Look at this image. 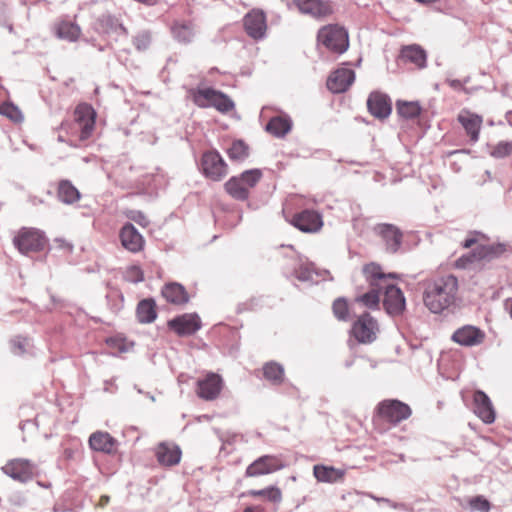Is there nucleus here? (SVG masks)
<instances>
[{
  "instance_id": "nucleus-36",
  "label": "nucleus",
  "mask_w": 512,
  "mask_h": 512,
  "mask_svg": "<svg viewBox=\"0 0 512 512\" xmlns=\"http://www.w3.org/2000/svg\"><path fill=\"white\" fill-rule=\"evenodd\" d=\"M246 495L253 498H264L266 501L273 504L281 503L283 498L281 489L276 486H268L259 490L251 489L246 492Z\"/></svg>"
},
{
  "instance_id": "nucleus-34",
  "label": "nucleus",
  "mask_w": 512,
  "mask_h": 512,
  "mask_svg": "<svg viewBox=\"0 0 512 512\" xmlns=\"http://www.w3.org/2000/svg\"><path fill=\"white\" fill-rule=\"evenodd\" d=\"M263 377L273 385H281L285 380L284 367L275 361L266 362L262 367Z\"/></svg>"
},
{
  "instance_id": "nucleus-12",
  "label": "nucleus",
  "mask_w": 512,
  "mask_h": 512,
  "mask_svg": "<svg viewBox=\"0 0 512 512\" xmlns=\"http://www.w3.org/2000/svg\"><path fill=\"white\" fill-rule=\"evenodd\" d=\"M292 5L302 14L315 19H324L334 12L332 3L327 0H292Z\"/></svg>"
},
{
  "instance_id": "nucleus-32",
  "label": "nucleus",
  "mask_w": 512,
  "mask_h": 512,
  "mask_svg": "<svg viewBox=\"0 0 512 512\" xmlns=\"http://www.w3.org/2000/svg\"><path fill=\"white\" fill-rule=\"evenodd\" d=\"M163 297L175 305H183L189 301V295L179 283H168L162 289Z\"/></svg>"
},
{
  "instance_id": "nucleus-11",
  "label": "nucleus",
  "mask_w": 512,
  "mask_h": 512,
  "mask_svg": "<svg viewBox=\"0 0 512 512\" xmlns=\"http://www.w3.org/2000/svg\"><path fill=\"white\" fill-rule=\"evenodd\" d=\"M289 222L295 228L304 233H317L323 227L321 214L310 209H305L295 213Z\"/></svg>"
},
{
  "instance_id": "nucleus-19",
  "label": "nucleus",
  "mask_w": 512,
  "mask_h": 512,
  "mask_svg": "<svg viewBox=\"0 0 512 512\" xmlns=\"http://www.w3.org/2000/svg\"><path fill=\"white\" fill-rule=\"evenodd\" d=\"M355 81V72L352 69L341 67L331 72L326 85L332 93L346 92Z\"/></svg>"
},
{
  "instance_id": "nucleus-10",
  "label": "nucleus",
  "mask_w": 512,
  "mask_h": 512,
  "mask_svg": "<svg viewBox=\"0 0 512 512\" xmlns=\"http://www.w3.org/2000/svg\"><path fill=\"white\" fill-rule=\"evenodd\" d=\"M483 121V116L467 108L460 110L457 115V122L463 128L469 142L473 144L479 141Z\"/></svg>"
},
{
  "instance_id": "nucleus-14",
  "label": "nucleus",
  "mask_w": 512,
  "mask_h": 512,
  "mask_svg": "<svg viewBox=\"0 0 512 512\" xmlns=\"http://www.w3.org/2000/svg\"><path fill=\"white\" fill-rule=\"evenodd\" d=\"M223 388V379L219 374L209 372L197 381L196 394L199 398L212 401L218 398Z\"/></svg>"
},
{
  "instance_id": "nucleus-9",
  "label": "nucleus",
  "mask_w": 512,
  "mask_h": 512,
  "mask_svg": "<svg viewBox=\"0 0 512 512\" xmlns=\"http://www.w3.org/2000/svg\"><path fill=\"white\" fill-rule=\"evenodd\" d=\"M378 331V323L369 313L360 315L351 327V335L362 344L375 341Z\"/></svg>"
},
{
  "instance_id": "nucleus-38",
  "label": "nucleus",
  "mask_w": 512,
  "mask_h": 512,
  "mask_svg": "<svg viewBox=\"0 0 512 512\" xmlns=\"http://www.w3.org/2000/svg\"><path fill=\"white\" fill-rule=\"evenodd\" d=\"M396 109L398 114L405 119H414L422 111L420 104L416 101H397Z\"/></svg>"
},
{
  "instance_id": "nucleus-13",
  "label": "nucleus",
  "mask_w": 512,
  "mask_h": 512,
  "mask_svg": "<svg viewBox=\"0 0 512 512\" xmlns=\"http://www.w3.org/2000/svg\"><path fill=\"white\" fill-rule=\"evenodd\" d=\"M284 467L282 459L276 455H264L253 461L245 470L246 477L271 474Z\"/></svg>"
},
{
  "instance_id": "nucleus-25",
  "label": "nucleus",
  "mask_w": 512,
  "mask_h": 512,
  "mask_svg": "<svg viewBox=\"0 0 512 512\" xmlns=\"http://www.w3.org/2000/svg\"><path fill=\"white\" fill-rule=\"evenodd\" d=\"M369 112L380 119L386 118L391 113V102L386 94L381 92H372L367 100Z\"/></svg>"
},
{
  "instance_id": "nucleus-46",
  "label": "nucleus",
  "mask_w": 512,
  "mask_h": 512,
  "mask_svg": "<svg viewBox=\"0 0 512 512\" xmlns=\"http://www.w3.org/2000/svg\"><path fill=\"white\" fill-rule=\"evenodd\" d=\"M125 278L133 283L141 282L144 280L143 270L136 265L130 266L125 272Z\"/></svg>"
},
{
  "instance_id": "nucleus-5",
  "label": "nucleus",
  "mask_w": 512,
  "mask_h": 512,
  "mask_svg": "<svg viewBox=\"0 0 512 512\" xmlns=\"http://www.w3.org/2000/svg\"><path fill=\"white\" fill-rule=\"evenodd\" d=\"M189 95L193 103L200 108L213 107L221 113H228L235 107L228 95L210 87L190 89Z\"/></svg>"
},
{
  "instance_id": "nucleus-50",
  "label": "nucleus",
  "mask_w": 512,
  "mask_h": 512,
  "mask_svg": "<svg viewBox=\"0 0 512 512\" xmlns=\"http://www.w3.org/2000/svg\"><path fill=\"white\" fill-rule=\"evenodd\" d=\"M243 512H266L265 508L260 505L255 506H248L246 507Z\"/></svg>"
},
{
  "instance_id": "nucleus-22",
  "label": "nucleus",
  "mask_w": 512,
  "mask_h": 512,
  "mask_svg": "<svg viewBox=\"0 0 512 512\" xmlns=\"http://www.w3.org/2000/svg\"><path fill=\"white\" fill-rule=\"evenodd\" d=\"M34 465L26 459H12L3 467L2 471L19 482H27L33 477Z\"/></svg>"
},
{
  "instance_id": "nucleus-51",
  "label": "nucleus",
  "mask_w": 512,
  "mask_h": 512,
  "mask_svg": "<svg viewBox=\"0 0 512 512\" xmlns=\"http://www.w3.org/2000/svg\"><path fill=\"white\" fill-rule=\"evenodd\" d=\"M74 453H75L74 449L66 448L64 450L63 454H64V457L69 460V459H72L74 457Z\"/></svg>"
},
{
  "instance_id": "nucleus-20",
  "label": "nucleus",
  "mask_w": 512,
  "mask_h": 512,
  "mask_svg": "<svg viewBox=\"0 0 512 512\" xmlns=\"http://www.w3.org/2000/svg\"><path fill=\"white\" fill-rule=\"evenodd\" d=\"M485 338V332L473 325H464L458 328L452 335V340L455 343L465 347L481 345Z\"/></svg>"
},
{
  "instance_id": "nucleus-17",
  "label": "nucleus",
  "mask_w": 512,
  "mask_h": 512,
  "mask_svg": "<svg viewBox=\"0 0 512 512\" xmlns=\"http://www.w3.org/2000/svg\"><path fill=\"white\" fill-rule=\"evenodd\" d=\"M383 306L391 316H399L405 310V298L402 291L392 282L384 286Z\"/></svg>"
},
{
  "instance_id": "nucleus-35",
  "label": "nucleus",
  "mask_w": 512,
  "mask_h": 512,
  "mask_svg": "<svg viewBox=\"0 0 512 512\" xmlns=\"http://www.w3.org/2000/svg\"><path fill=\"white\" fill-rule=\"evenodd\" d=\"M292 127L291 120L286 116H276L270 119L266 130L275 137H284Z\"/></svg>"
},
{
  "instance_id": "nucleus-1",
  "label": "nucleus",
  "mask_w": 512,
  "mask_h": 512,
  "mask_svg": "<svg viewBox=\"0 0 512 512\" xmlns=\"http://www.w3.org/2000/svg\"><path fill=\"white\" fill-rule=\"evenodd\" d=\"M95 121L96 112L93 107L87 103L78 104L73 113V122L61 123L60 131L66 133L67 139L60 134L59 141L67 142L72 147H79L82 142L92 136Z\"/></svg>"
},
{
  "instance_id": "nucleus-4",
  "label": "nucleus",
  "mask_w": 512,
  "mask_h": 512,
  "mask_svg": "<svg viewBox=\"0 0 512 512\" xmlns=\"http://www.w3.org/2000/svg\"><path fill=\"white\" fill-rule=\"evenodd\" d=\"M316 40L318 45L336 55L344 54L350 46L349 33L340 24L322 26L317 32Z\"/></svg>"
},
{
  "instance_id": "nucleus-28",
  "label": "nucleus",
  "mask_w": 512,
  "mask_h": 512,
  "mask_svg": "<svg viewBox=\"0 0 512 512\" xmlns=\"http://www.w3.org/2000/svg\"><path fill=\"white\" fill-rule=\"evenodd\" d=\"M53 30L59 39L69 42H75L81 36V28L79 25L75 21L68 19H60L55 22Z\"/></svg>"
},
{
  "instance_id": "nucleus-15",
  "label": "nucleus",
  "mask_w": 512,
  "mask_h": 512,
  "mask_svg": "<svg viewBox=\"0 0 512 512\" xmlns=\"http://www.w3.org/2000/svg\"><path fill=\"white\" fill-rule=\"evenodd\" d=\"M374 233L382 240L390 253H396L402 244L403 233L393 224L380 223L374 227Z\"/></svg>"
},
{
  "instance_id": "nucleus-16",
  "label": "nucleus",
  "mask_w": 512,
  "mask_h": 512,
  "mask_svg": "<svg viewBox=\"0 0 512 512\" xmlns=\"http://www.w3.org/2000/svg\"><path fill=\"white\" fill-rule=\"evenodd\" d=\"M202 169L205 176L213 181H220L227 174V165L216 151L203 154Z\"/></svg>"
},
{
  "instance_id": "nucleus-39",
  "label": "nucleus",
  "mask_w": 512,
  "mask_h": 512,
  "mask_svg": "<svg viewBox=\"0 0 512 512\" xmlns=\"http://www.w3.org/2000/svg\"><path fill=\"white\" fill-rule=\"evenodd\" d=\"M229 158L233 161H244L249 155V147L241 140L234 141L227 150Z\"/></svg>"
},
{
  "instance_id": "nucleus-3",
  "label": "nucleus",
  "mask_w": 512,
  "mask_h": 512,
  "mask_svg": "<svg viewBox=\"0 0 512 512\" xmlns=\"http://www.w3.org/2000/svg\"><path fill=\"white\" fill-rule=\"evenodd\" d=\"M479 233H471L463 242L462 246L465 249L475 246L473 251L469 254L462 255L458 258L454 267L458 269H467L473 264L481 261H490L496 257H499L503 252L504 248L502 245H482L478 244Z\"/></svg>"
},
{
  "instance_id": "nucleus-44",
  "label": "nucleus",
  "mask_w": 512,
  "mask_h": 512,
  "mask_svg": "<svg viewBox=\"0 0 512 512\" xmlns=\"http://www.w3.org/2000/svg\"><path fill=\"white\" fill-rule=\"evenodd\" d=\"M491 155L495 158H505L512 155V141H501L497 143L493 147Z\"/></svg>"
},
{
  "instance_id": "nucleus-27",
  "label": "nucleus",
  "mask_w": 512,
  "mask_h": 512,
  "mask_svg": "<svg viewBox=\"0 0 512 512\" xmlns=\"http://www.w3.org/2000/svg\"><path fill=\"white\" fill-rule=\"evenodd\" d=\"M181 450L177 445L170 443H160L156 447V458L159 464L163 466H174L180 462Z\"/></svg>"
},
{
  "instance_id": "nucleus-40",
  "label": "nucleus",
  "mask_w": 512,
  "mask_h": 512,
  "mask_svg": "<svg viewBox=\"0 0 512 512\" xmlns=\"http://www.w3.org/2000/svg\"><path fill=\"white\" fill-rule=\"evenodd\" d=\"M174 36L183 43H189L194 37V29L191 23H177L173 26Z\"/></svg>"
},
{
  "instance_id": "nucleus-26",
  "label": "nucleus",
  "mask_w": 512,
  "mask_h": 512,
  "mask_svg": "<svg viewBox=\"0 0 512 512\" xmlns=\"http://www.w3.org/2000/svg\"><path fill=\"white\" fill-rule=\"evenodd\" d=\"M169 327L178 335H191L200 328V319L196 315L185 314L177 317L168 323Z\"/></svg>"
},
{
  "instance_id": "nucleus-21",
  "label": "nucleus",
  "mask_w": 512,
  "mask_h": 512,
  "mask_svg": "<svg viewBox=\"0 0 512 512\" xmlns=\"http://www.w3.org/2000/svg\"><path fill=\"white\" fill-rule=\"evenodd\" d=\"M119 239L124 249L139 253L145 247V239L131 223H126L119 231Z\"/></svg>"
},
{
  "instance_id": "nucleus-54",
  "label": "nucleus",
  "mask_w": 512,
  "mask_h": 512,
  "mask_svg": "<svg viewBox=\"0 0 512 512\" xmlns=\"http://www.w3.org/2000/svg\"><path fill=\"white\" fill-rule=\"evenodd\" d=\"M136 2H139L141 4L147 5V6H153L157 3L158 0H135Z\"/></svg>"
},
{
  "instance_id": "nucleus-56",
  "label": "nucleus",
  "mask_w": 512,
  "mask_h": 512,
  "mask_svg": "<svg viewBox=\"0 0 512 512\" xmlns=\"http://www.w3.org/2000/svg\"><path fill=\"white\" fill-rule=\"evenodd\" d=\"M510 115H511V117H512V112H510Z\"/></svg>"
},
{
  "instance_id": "nucleus-41",
  "label": "nucleus",
  "mask_w": 512,
  "mask_h": 512,
  "mask_svg": "<svg viewBox=\"0 0 512 512\" xmlns=\"http://www.w3.org/2000/svg\"><path fill=\"white\" fill-rule=\"evenodd\" d=\"M0 114L15 123H20L23 120L21 110L11 102H4L0 105Z\"/></svg>"
},
{
  "instance_id": "nucleus-7",
  "label": "nucleus",
  "mask_w": 512,
  "mask_h": 512,
  "mask_svg": "<svg viewBox=\"0 0 512 512\" xmlns=\"http://www.w3.org/2000/svg\"><path fill=\"white\" fill-rule=\"evenodd\" d=\"M412 410L406 403L396 399H385L378 403L375 408L374 422L384 421L392 425L408 419Z\"/></svg>"
},
{
  "instance_id": "nucleus-18",
  "label": "nucleus",
  "mask_w": 512,
  "mask_h": 512,
  "mask_svg": "<svg viewBox=\"0 0 512 512\" xmlns=\"http://www.w3.org/2000/svg\"><path fill=\"white\" fill-rule=\"evenodd\" d=\"M243 25L249 37L259 40L264 37L267 30L266 16L263 11L253 9L244 16Z\"/></svg>"
},
{
  "instance_id": "nucleus-30",
  "label": "nucleus",
  "mask_w": 512,
  "mask_h": 512,
  "mask_svg": "<svg viewBox=\"0 0 512 512\" xmlns=\"http://www.w3.org/2000/svg\"><path fill=\"white\" fill-rule=\"evenodd\" d=\"M91 449L111 454L116 449V440L107 432L97 431L89 438Z\"/></svg>"
},
{
  "instance_id": "nucleus-37",
  "label": "nucleus",
  "mask_w": 512,
  "mask_h": 512,
  "mask_svg": "<svg viewBox=\"0 0 512 512\" xmlns=\"http://www.w3.org/2000/svg\"><path fill=\"white\" fill-rule=\"evenodd\" d=\"M137 318L141 323H151L156 319V304L153 299H144L137 305Z\"/></svg>"
},
{
  "instance_id": "nucleus-55",
  "label": "nucleus",
  "mask_w": 512,
  "mask_h": 512,
  "mask_svg": "<svg viewBox=\"0 0 512 512\" xmlns=\"http://www.w3.org/2000/svg\"><path fill=\"white\" fill-rule=\"evenodd\" d=\"M509 313L512 318V301L510 302V305H509Z\"/></svg>"
},
{
  "instance_id": "nucleus-42",
  "label": "nucleus",
  "mask_w": 512,
  "mask_h": 512,
  "mask_svg": "<svg viewBox=\"0 0 512 512\" xmlns=\"http://www.w3.org/2000/svg\"><path fill=\"white\" fill-rule=\"evenodd\" d=\"M380 290L381 289L371 287L369 292L359 296L356 301L371 309L378 308L380 303Z\"/></svg>"
},
{
  "instance_id": "nucleus-24",
  "label": "nucleus",
  "mask_w": 512,
  "mask_h": 512,
  "mask_svg": "<svg viewBox=\"0 0 512 512\" xmlns=\"http://www.w3.org/2000/svg\"><path fill=\"white\" fill-rule=\"evenodd\" d=\"M474 412L485 423L495 421V410L489 397L483 391H476L473 396Z\"/></svg>"
},
{
  "instance_id": "nucleus-43",
  "label": "nucleus",
  "mask_w": 512,
  "mask_h": 512,
  "mask_svg": "<svg viewBox=\"0 0 512 512\" xmlns=\"http://www.w3.org/2000/svg\"><path fill=\"white\" fill-rule=\"evenodd\" d=\"M334 316L339 321H347L349 317V305L345 298H337L332 304Z\"/></svg>"
},
{
  "instance_id": "nucleus-49",
  "label": "nucleus",
  "mask_w": 512,
  "mask_h": 512,
  "mask_svg": "<svg viewBox=\"0 0 512 512\" xmlns=\"http://www.w3.org/2000/svg\"><path fill=\"white\" fill-rule=\"evenodd\" d=\"M134 45L138 50H144L149 45V37L146 35H139L134 39Z\"/></svg>"
},
{
  "instance_id": "nucleus-47",
  "label": "nucleus",
  "mask_w": 512,
  "mask_h": 512,
  "mask_svg": "<svg viewBox=\"0 0 512 512\" xmlns=\"http://www.w3.org/2000/svg\"><path fill=\"white\" fill-rule=\"evenodd\" d=\"M127 217L142 227H147L150 223L147 216L141 211H129Z\"/></svg>"
},
{
  "instance_id": "nucleus-6",
  "label": "nucleus",
  "mask_w": 512,
  "mask_h": 512,
  "mask_svg": "<svg viewBox=\"0 0 512 512\" xmlns=\"http://www.w3.org/2000/svg\"><path fill=\"white\" fill-rule=\"evenodd\" d=\"M262 176L260 169L246 170L240 176L231 177L224 187L232 198L245 201L249 198L251 189L258 184Z\"/></svg>"
},
{
  "instance_id": "nucleus-29",
  "label": "nucleus",
  "mask_w": 512,
  "mask_h": 512,
  "mask_svg": "<svg viewBox=\"0 0 512 512\" xmlns=\"http://www.w3.org/2000/svg\"><path fill=\"white\" fill-rule=\"evenodd\" d=\"M313 474L319 482L336 483L343 481L346 470L318 464L313 467Z\"/></svg>"
},
{
  "instance_id": "nucleus-48",
  "label": "nucleus",
  "mask_w": 512,
  "mask_h": 512,
  "mask_svg": "<svg viewBox=\"0 0 512 512\" xmlns=\"http://www.w3.org/2000/svg\"><path fill=\"white\" fill-rule=\"evenodd\" d=\"M109 347L115 348L119 351L125 350V339L121 337H110L106 340Z\"/></svg>"
},
{
  "instance_id": "nucleus-31",
  "label": "nucleus",
  "mask_w": 512,
  "mask_h": 512,
  "mask_svg": "<svg viewBox=\"0 0 512 512\" xmlns=\"http://www.w3.org/2000/svg\"><path fill=\"white\" fill-rule=\"evenodd\" d=\"M400 58L405 63H412L420 69L426 66V52L421 46L416 44L403 47L400 52Z\"/></svg>"
},
{
  "instance_id": "nucleus-8",
  "label": "nucleus",
  "mask_w": 512,
  "mask_h": 512,
  "mask_svg": "<svg viewBox=\"0 0 512 512\" xmlns=\"http://www.w3.org/2000/svg\"><path fill=\"white\" fill-rule=\"evenodd\" d=\"M48 240L43 231L34 227H22L13 237V244L22 254L44 250Z\"/></svg>"
},
{
  "instance_id": "nucleus-33",
  "label": "nucleus",
  "mask_w": 512,
  "mask_h": 512,
  "mask_svg": "<svg viewBox=\"0 0 512 512\" xmlns=\"http://www.w3.org/2000/svg\"><path fill=\"white\" fill-rule=\"evenodd\" d=\"M57 197L61 202L71 205L80 200L81 194L69 180L64 179L58 182Z\"/></svg>"
},
{
  "instance_id": "nucleus-52",
  "label": "nucleus",
  "mask_w": 512,
  "mask_h": 512,
  "mask_svg": "<svg viewBox=\"0 0 512 512\" xmlns=\"http://www.w3.org/2000/svg\"><path fill=\"white\" fill-rule=\"evenodd\" d=\"M109 501H110L109 496L103 495V496H101V498L99 500V506L104 507L109 503Z\"/></svg>"
},
{
  "instance_id": "nucleus-23",
  "label": "nucleus",
  "mask_w": 512,
  "mask_h": 512,
  "mask_svg": "<svg viewBox=\"0 0 512 512\" xmlns=\"http://www.w3.org/2000/svg\"><path fill=\"white\" fill-rule=\"evenodd\" d=\"M362 272L370 287L381 290L397 277L394 273H384L381 266L374 262L364 265Z\"/></svg>"
},
{
  "instance_id": "nucleus-45",
  "label": "nucleus",
  "mask_w": 512,
  "mask_h": 512,
  "mask_svg": "<svg viewBox=\"0 0 512 512\" xmlns=\"http://www.w3.org/2000/svg\"><path fill=\"white\" fill-rule=\"evenodd\" d=\"M468 504L473 511L489 512L490 502L483 496H475L468 500Z\"/></svg>"
},
{
  "instance_id": "nucleus-2",
  "label": "nucleus",
  "mask_w": 512,
  "mask_h": 512,
  "mask_svg": "<svg viewBox=\"0 0 512 512\" xmlns=\"http://www.w3.org/2000/svg\"><path fill=\"white\" fill-rule=\"evenodd\" d=\"M457 292V278L453 275H447L426 286L423 301L432 313H440L454 304Z\"/></svg>"
},
{
  "instance_id": "nucleus-53",
  "label": "nucleus",
  "mask_w": 512,
  "mask_h": 512,
  "mask_svg": "<svg viewBox=\"0 0 512 512\" xmlns=\"http://www.w3.org/2000/svg\"><path fill=\"white\" fill-rule=\"evenodd\" d=\"M448 83L454 89H459L462 87V84L459 80H450Z\"/></svg>"
}]
</instances>
